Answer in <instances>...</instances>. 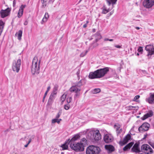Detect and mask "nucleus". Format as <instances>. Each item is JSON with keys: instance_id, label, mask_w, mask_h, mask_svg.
<instances>
[{"instance_id": "26", "label": "nucleus", "mask_w": 154, "mask_h": 154, "mask_svg": "<svg viewBox=\"0 0 154 154\" xmlns=\"http://www.w3.org/2000/svg\"><path fill=\"white\" fill-rule=\"evenodd\" d=\"M4 26V23L2 20H0V36L2 32Z\"/></svg>"}, {"instance_id": "27", "label": "nucleus", "mask_w": 154, "mask_h": 154, "mask_svg": "<svg viewBox=\"0 0 154 154\" xmlns=\"http://www.w3.org/2000/svg\"><path fill=\"white\" fill-rule=\"evenodd\" d=\"M54 99V97L50 96L48 102V104L49 105H51L53 102Z\"/></svg>"}, {"instance_id": "43", "label": "nucleus", "mask_w": 154, "mask_h": 154, "mask_svg": "<svg viewBox=\"0 0 154 154\" xmlns=\"http://www.w3.org/2000/svg\"><path fill=\"white\" fill-rule=\"evenodd\" d=\"M143 51L142 47H139L138 49V51L140 53H142Z\"/></svg>"}, {"instance_id": "49", "label": "nucleus", "mask_w": 154, "mask_h": 154, "mask_svg": "<svg viewBox=\"0 0 154 154\" xmlns=\"http://www.w3.org/2000/svg\"><path fill=\"white\" fill-rule=\"evenodd\" d=\"M57 118H55L54 119H53L52 120V123H54L55 122H57Z\"/></svg>"}, {"instance_id": "11", "label": "nucleus", "mask_w": 154, "mask_h": 154, "mask_svg": "<svg viewBox=\"0 0 154 154\" xmlns=\"http://www.w3.org/2000/svg\"><path fill=\"white\" fill-rule=\"evenodd\" d=\"M103 139L105 143H109L113 141V138L111 134H106L104 137Z\"/></svg>"}, {"instance_id": "10", "label": "nucleus", "mask_w": 154, "mask_h": 154, "mask_svg": "<svg viewBox=\"0 0 154 154\" xmlns=\"http://www.w3.org/2000/svg\"><path fill=\"white\" fill-rule=\"evenodd\" d=\"M150 125L147 122L143 123L138 128V130L140 132H144L148 130L150 127Z\"/></svg>"}, {"instance_id": "61", "label": "nucleus", "mask_w": 154, "mask_h": 154, "mask_svg": "<svg viewBox=\"0 0 154 154\" xmlns=\"http://www.w3.org/2000/svg\"><path fill=\"white\" fill-rule=\"evenodd\" d=\"M113 13V11H112L111 12L109 13L110 15H112Z\"/></svg>"}, {"instance_id": "16", "label": "nucleus", "mask_w": 154, "mask_h": 154, "mask_svg": "<svg viewBox=\"0 0 154 154\" xmlns=\"http://www.w3.org/2000/svg\"><path fill=\"white\" fill-rule=\"evenodd\" d=\"M26 7V5H22L20 7V9L17 14V17L18 18H20L23 15L24 9Z\"/></svg>"}, {"instance_id": "8", "label": "nucleus", "mask_w": 154, "mask_h": 154, "mask_svg": "<svg viewBox=\"0 0 154 154\" xmlns=\"http://www.w3.org/2000/svg\"><path fill=\"white\" fill-rule=\"evenodd\" d=\"M143 4L145 8H150L154 5V0H144Z\"/></svg>"}, {"instance_id": "36", "label": "nucleus", "mask_w": 154, "mask_h": 154, "mask_svg": "<svg viewBox=\"0 0 154 154\" xmlns=\"http://www.w3.org/2000/svg\"><path fill=\"white\" fill-rule=\"evenodd\" d=\"M100 91V88H95L93 90L94 93H97Z\"/></svg>"}, {"instance_id": "2", "label": "nucleus", "mask_w": 154, "mask_h": 154, "mask_svg": "<svg viewBox=\"0 0 154 154\" xmlns=\"http://www.w3.org/2000/svg\"><path fill=\"white\" fill-rule=\"evenodd\" d=\"M41 59L39 60L38 63V59L37 56H35L33 59L32 67L31 69V72L32 75H38L40 72V64L41 62Z\"/></svg>"}, {"instance_id": "55", "label": "nucleus", "mask_w": 154, "mask_h": 154, "mask_svg": "<svg viewBox=\"0 0 154 154\" xmlns=\"http://www.w3.org/2000/svg\"><path fill=\"white\" fill-rule=\"evenodd\" d=\"M50 89H51V87H50V86H48L47 88V91H46V92H48Z\"/></svg>"}, {"instance_id": "19", "label": "nucleus", "mask_w": 154, "mask_h": 154, "mask_svg": "<svg viewBox=\"0 0 154 154\" xmlns=\"http://www.w3.org/2000/svg\"><path fill=\"white\" fill-rule=\"evenodd\" d=\"M70 140V139H69L68 140H67L64 143L61 145L60 146L61 147V150H63L67 149L68 148V145L69 144V142Z\"/></svg>"}, {"instance_id": "58", "label": "nucleus", "mask_w": 154, "mask_h": 154, "mask_svg": "<svg viewBox=\"0 0 154 154\" xmlns=\"http://www.w3.org/2000/svg\"><path fill=\"white\" fill-rule=\"evenodd\" d=\"M48 93V92H46V91L45 92V94H44V98H45V97H46V96L47 95V93Z\"/></svg>"}, {"instance_id": "33", "label": "nucleus", "mask_w": 154, "mask_h": 154, "mask_svg": "<svg viewBox=\"0 0 154 154\" xmlns=\"http://www.w3.org/2000/svg\"><path fill=\"white\" fill-rule=\"evenodd\" d=\"M75 93V94L74 96V98L75 99L76 98H79L81 94L80 91H77V92H76Z\"/></svg>"}, {"instance_id": "21", "label": "nucleus", "mask_w": 154, "mask_h": 154, "mask_svg": "<svg viewBox=\"0 0 154 154\" xmlns=\"http://www.w3.org/2000/svg\"><path fill=\"white\" fill-rule=\"evenodd\" d=\"M69 91L71 92H75L77 91H80L81 89L77 88L74 85L69 89Z\"/></svg>"}, {"instance_id": "17", "label": "nucleus", "mask_w": 154, "mask_h": 154, "mask_svg": "<svg viewBox=\"0 0 154 154\" xmlns=\"http://www.w3.org/2000/svg\"><path fill=\"white\" fill-rule=\"evenodd\" d=\"M88 77L91 79H98L96 70L93 72H90L88 75Z\"/></svg>"}, {"instance_id": "34", "label": "nucleus", "mask_w": 154, "mask_h": 154, "mask_svg": "<svg viewBox=\"0 0 154 154\" xmlns=\"http://www.w3.org/2000/svg\"><path fill=\"white\" fill-rule=\"evenodd\" d=\"M114 127L115 129H116V131L120 128V125L118 124H115L114 125Z\"/></svg>"}, {"instance_id": "46", "label": "nucleus", "mask_w": 154, "mask_h": 154, "mask_svg": "<svg viewBox=\"0 0 154 154\" xmlns=\"http://www.w3.org/2000/svg\"><path fill=\"white\" fill-rule=\"evenodd\" d=\"M61 114V112H59L57 115L56 116L55 118L58 119L60 117Z\"/></svg>"}, {"instance_id": "5", "label": "nucleus", "mask_w": 154, "mask_h": 154, "mask_svg": "<svg viewBox=\"0 0 154 154\" xmlns=\"http://www.w3.org/2000/svg\"><path fill=\"white\" fill-rule=\"evenodd\" d=\"M109 67H106L97 70L96 71L98 78L103 77L109 71Z\"/></svg>"}, {"instance_id": "41", "label": "nucleus", "mask_w": 154, "mask_h": 154, "mask_svg": "<svg viewBox=\"0 0 154 154\" xmlns=\"http://www.w3.org/2000/svg\"><path fill=\"white\" fill-rule=\"evenodd\" d=\"M72 100V98L71 97H68L67 98V100H66V101H67V103L68 104L70 103L71 102Z\"/></svg>"}, {"instance_id": "9", "label": "nucleus", "mask_w": 154, "mask_h": 154, "mask_svg": "<svg viewBox=\"0 0 154 154\" xmlns=\"http://www.w3.org/2000/svg\"><path fill=\"white\" fill-rule=\"evenodd\" d=\"M145 50L148 51L147 56L154 54V48L152 45H147L145 48Z\"/></svg>"}, {"instance_id": "56", "label": "nucleus", "mask_w": 154, "mask_h": 154, "mask_svg": "<svg viewBox=\"0 0 154 154\" xmlns=\"http://www.w3.org/2000/svg\"><path fill=\"white\" fill-rule=\"evenodd\" d=\"M28 21L27 20L25 21L24 23V24L25 25H26L28 24Z\"/></svg>"}, {"instance_id": "25", "label": "nucleus", "mask_w": 154, "mask_h": 154, "mask_svg": "<svg viewBox=\"0 0 154 154\" xmlns=\"http://www.w3.org/2000/svg\"><path fill=\"white\" fill-rule=\"evenodd\" d=\"M138 106H129L127 107V109L128 110H137L138 109Z\"/></svg>"}, {"instance_id": "35", "label": "nucleus", "mask_w": 154, "mask_h": 154, "mask_svg": "<svg viewBox=\"0 0 154 154\" xmlns=\"http://www.w3.org/2000/svg\"><path fill=\"white\" fill-rule=\"evenodd\" d=\"M109 11V9H106L105 8H104L103 9L102 13L103 14H106Z\"/></svg>"}, {"instance_id": "30", "label": "nucleus", "mask_w": 154, "mask_h": 154, "mask_svg": "<svg viewBox=\"0 0 154 154\" xmlns=\"http://www.w3.org/2000/svg\"><path fill=\"white\" fill-rule=\"evenodd\" d=\"M42 4V7L45 8L47 6V1L45 0H41Z\"/></svg>"}, {"instance_id": "20", "label": "nucleus", "mask_w": 154, "mask_h": 154, "mask_svg": "<svg viewBox=\"0 0 154 154\" xmlns=\"http://www.w3.org/2000/svg\"><path fill=\"white\" fill-rule=\"evenodd\" d=\"M85 83V80L82 79L79 82L75 83L74 85L78 88H79L84 84Z\"/></svg>"}, {"instance_id": "24", "label": "nucleus", "mask_w": 154, "mask_h": 154, "mask_svg": "<svg viewBox=\"0 0 154 154\" xmlns=\"http://www.w3.org/2000/svg\"><path fill=\"white\" fill-rule=\"evenodd\" d=\"M49 17V15L48 13L47 12H46L45 13L44 17L43 18L42 21V23L43 24V23H45L48 20V19Z\"/></svg>"}, {"instance_id": "37", "label": "nucleus", "mask_w": 154, "mask_h": 154, "mask_svg": "<svg viewBox=\"0 0 154 154\" xmlns=\"http://www.w3.org/2000/svg\"><path fill=\"white\" fill-rule=\"evenodd\" d=\"M70 107V105L69 104L64 105V108L66 110L69 109Z\"/></svg>"}, {"instance_id": "22", "label": "nucleus", "mask_w": 154, "mask_h": 154, "mask_svg": "<svg viewBox=\"0 0 154 154\" xmlns=\"http://www.w3.org/2000/svg\"><path fill=\"white\" fill-rule=\"evenodd\" d=\"M108 5L109 6L111 4L112 5V7H114V5L116 4L117 0H106Z\"/></svg>"}, {"instance_id": "18", "label": "nucleus", "mask_w": 154, "mask_h": 154, "mask_svg": "<svg viewBox=\"0 0 154 154\" xmlns=\"http://www.w3.org/2000/svg\"><path fill=\"white\" fill-rule=\"evenodd\" d=\"M105 147L109 153H111L115 150L114 147L111 145H106Z\"/></svg>"}, {"instance_id": "59", "label": "nucleus", "mask_w": 154, "mask_h": 154, "mask_svg": "<svg viewBox=\"0 0 154 154\" xmlns=\"http://www.w3.org/2000/svg\"><path fill=\"white\" fill-rule=\"evenodd\" d=\"M87 24H85H85L83 26V28H85L86 27H87Z\"/></svg>"}, {"instance_id": "15", "label": "nucleus", "mask_w": 154, "mask_h": 154, "mask_svg": "<svg viewBox=\"0 0 154 154\" xmlns=\"http://www.w3.org/2000/svg\"><path fill=\"white\" fill-rule=\"evenodd\" d=\"M131 151L133 152L139 153L140 152L139 147V144L135 143L131 149Z\"/></svg>"}, {"instance_id": "39", "label": "nucleus", "mask_w": 154, "mask_h": 154, "mask_svg": "<svg viewBox=\"0 0 154 154\" xmlns=\"http://www.w3.org/2000/svg\"><path fill=\"white\" fill-rule=\"evenodd\" d=\"M98 39H95V42L93 43L92 44V45L93 46V47H96L98 45V44L97 43V42L98 41Z\"/></svg>"}, {"instance_id": "52", "label": "nucleus", "mask_w": 154, "mask_h": 154, "mask_svg": "<svg viewBox=\"0 0 154 154\" xmlns=\"http://www.w3.org/2000/svg\"><path fill=\"white\" fill-rule=\"evenodd\" d=\"M16 4V0H14L13 2V6L14 7L15 5Z\"/></svg>"}, {"instance_id": "47", "label": "nucleus", "mask_w": 154, "mask_h": 154, "mask_svg": "<svg viewBox=\"0 0 154 154\" xmlns=\"http://www.w3.org/2000/svg\"><path fill=\"white\" fill-rule=\"evenodd\" d=\"M88 52V51H86L85 52V53L84 54L83 53H82L80 54V56L81 57H83L87 54V53Z\"/></svg>"}, {"instance_id": "4", "label": "nucleus", "mask_w": 154, "mask_h": 154, "mask_svg": "<svg viewBox=\"0 0 154 154\" xmlns=\"http://www.w3.org/2000/svg\"><path fill=\"white\" fill-rule=\"evenodd\" d=\"M100 148L97 146L91 145L87 149L86 154H98L100 152Z\"/></svg>"}, {"instance_id": "42", "label": "nucleus", "mask_w": 154, "mask_h": 154, "mask_svg": "<svg viewBox=\"0 0 154 154\" xmlns=\"http://www.w3.org/2000/svg\"><path fill=\"white\" fill-rule=\"evenodd\" d=\"M116 131L117 135H118L119 134H120L122 131V129L120 128L118 130Z\"/></svg>"}, {"instance_id": "3", "label": "nucleus", "mask_w": 154, "mask_h": 154, "mask_svg": "<svg viewBox=\"0 0 154 154\" xmlns=\"http://www.w3.org/2000/svg\"><path fill=\"white\" fill-rule=\"evenodd\" d=\"M90 135L91 139L96 141H98L101 139V135L98 130L91 131L88 133V135L89 136Z\"/></svg>"}, {"instance_id": "29", "label": "nucleus", "mask_w": 154, "mask_h": 154, "mask_svg": "<svg viewBox=\"0 0 154 154\" xmlns=\"http://www.w3.org/2000/svg\"><path fill=\"white\" fill-rule=\"evenodd\" d=\"M22 31L21 30H20L19 31L17 32L16 34V35H17L18 38H21L22 36Z\"/></svg>"}, {"instance_id": "6", "label": "nucleus", "mask_w": 154, "mask_h": 154, "mask_svg": "<svg viewBox=\"0 0 154 154\" xmlns=\"http://www.w3.org/2000/svg\"><path fill=\"white\" fill-rule=\"evenodd\" d=\"M142 151L147 154H151L153 153V150L149 145L147 144H144L141 147Z\"/></svg>"}, {"instance_id": "48", "label": "nucleus", "mask_w": 154, "mask_h": 154, "mask_svg": "<svg viewBox=\"0 0 154 154\" xmlns=\"http://www.w3.org/2000/svg\"><path fill=\"white\" fill-rule=\"evenodd\" d=\"M80 70L79 69H78V71L76 72V74L77 75L79 79L80 78Z\"/></svg>"}, {"instance_id": "54", "label": "nucleus", "mask_w": 154, "mask_h": 154, "mask_svg": "<svg viewBox=\"0 0 154 154\" xmlns=\"http://www.w3.org/2000/svg\"><path fill=\"white\" fill-rule=\"evenodd\" d=\"M61 119H57V123L58 124H59L60 122V121H61Z\"/></svg>"}, {"instance_id": "50", "label": "nucleus", "mask_w": 154, "mask_h": 154, "mask_svg": "<svg viewBox=\"0 0 154 154\" xmlns=\"http://www.w3.org/2000/svg\"><path fill=\"white\" fill-rule=\"evenodd\" d=\"M96 35H97V36H99V37L98 38H101V36L100 35V33H97L96 34Z\"/></svg>"}, {"instance_id": "57", "label": "nucleus", "mask_w": 154, "mask_h": 154, "mask_svg": "<svg viewBox=\"0 0 154 154\" xmlns=\"http://www.w3.org/2000/svg\"><path fill=\"white\" fill-rule=\"evenodd\" d=\"M31 138H30L29 139V140L28 142V143H27V144L29 145L30 143L31 142Z\"/></svg>"}, {"instance_id": "14", "label": "nucleus", "mask_w": 154, "mask_h": 154, "mask_svg": "<svg viewBox=\"0 0 154 154\" xmlns=\"http://www.w3.org/2000/svg\"><path fill=\"white\" fill-rule=\"evenodd\" d=\"M153 114V112L152 110H149L147 113L145 114L143 116L141 117V119L144 120L149 117L152 116Z\"/></svg>"}, {"instance_id": "63", "label": "nucleus", "mask_w": 154, "mask_h": 154, "mask_svg": "<svg viewBox=\"0 0 154 154\" xmlns=\"http://www.w3.org/2000/svg\"><path fill=\"white\" fill-rule=\"evenodd\" d=\"M135 28L137 30L140 29V28L138 27H136Z\"/></svg>"}, {"instance_id": "32", "label": "nucleus", "mask_w": 154, "mask_h": 154, "mask_svg": "<svg viewBox=\"0 0 154 154\" xmlns=\"http://www.w3.org/2000/svg\"><path fill=\"white\" fill-rule=\"evenodd\" d=\"M87 140L85 138H82L81 141V142L80 143L81 144H82L84 146V145L86 144L87 143Z\"/></svg>"}, {"instance_id": "62", "label": "nucleus", "mask_w": 154, "mask_h": 154, "mask_svg": "<svg viewBox=\"0 0 154 154\" xmlns=\"http://www.w3.org/2000/svg\"><path fill=\"white\" fill-rule=\"evenodd\" d=\"M89 23V21L88 20H87L86 21V23L85 24H87H87Z\"/></svg>"}, {"instance_id": "64", "label": "nucleus", "mask_w": 154, "mask_h": 154, "mask_svg": "<svg viewBox=\"0 0 154 154\" xmlns=\"http://www.w3.org/2000/svg\"><path fill=\"white\" fill-rule=\"evenodd\" d=\"M28 144L27 143V144H26V145H25V146H24V147H26L28 146Z\"/></svg>"}, {"instance_id": "13", "label": "nucleus", "mask_w": 154, "mask_h": 154, "mask_svg": "<svg viewBox=\"0 0 154 154\" xmlns=\"http://www.w3.org/2000/svg\"><path fill=\"white\" fill-rule=\"evenodd\" d=\"M10 11V10L9 8H7L5 10H2L1 11L0 13L1 17L4 18L8 16Z\"/></svg>"}, {"instance_id": "44", "label": "nucleus", "mask_w": 154, "mask_h": 154, "mask_svg": "<svg viewBox=\"0 0 154 154\" xmlns=\"http://www.w3.org/2000/svg\"><path fill=\"white\" fill-rule=\"evenodd\" d=\"M140 96L139 95H137L134 98V99L133 100V101H136V100L140 98Z\"/></svg>"}, {"instance_id": "1", "label": "nucleus", "mask_w": 154, "mask_h": 154, "mask_svg": "<svg viewBox=\"0 0 154 154\" xmlns=\"http://www.w3.org/2000/svg\"><path fill=\"white\" fill-rule=\"evenodd\" d=\"M80 137V136L79 134H75L69 142V144L70 147L76 151H83L84 149V146L82 144L76 142L79 139Z\"/></svg>"}, {"instance_id": "7", "label": "nucleus", "mask_w": 154, "mask_h": 154, "mask_svg": "<svg viewBox=\"0 0 154 154\" xmlns=\"http://www.w3.org/2000/svg\"><path fill=\"white\" fill-rule=\"evenodd\" d=\"M21 63V60L20 59H18L17 61H14L12 66L13 71L18 72L20 69Z\"/></svg>"}, {"instance_id": "60", "label": "nucleus", "mask_w": 154, "mask_h": 154, "mask_svg": "<svg viewBox=\"0 0 154 154\" xmlns=\"http://www.w3.org/2000/svg\"><path fill=\"white\" fill-rule=\"evenodd\" d=\"M142 71L144 74H146V72L145 70H142Z\"/></svg>"}, {"instance_id": "23", "label": "nucleus", "mask_w": 154, "mask_h": 154, "mask_svg": "<svg viewBox=\"0 0 154 154\" xmlns=\"http://www.w3.org/2000/svg\"><path fill=\"white\" fill-rule=\"evenodd\" d=\"M133 143L131 142L125 146L123 148V150L124 151H126L128 149H130L133 145Z\"/></svg>"}, {"instance_id": "38", "label": "nucleus", "mask_w": 154, "mask_h": 154, "mask_svg": "<svg viewBox=\"0 0 154 154\" xmlns=\"http://www.w3.org/2000/svg\"><path fill=\"white\" fill-rule=\"evenodd\" d=\"M58 85L57 84L55 85H54V88H53V91L56 92L58 90Z\"/></svg>"}, {"instance_id": "12", "label": "nucleus", "mask_w": 154, "mask_h": 154, "mask_svg": "<svg viewBox=\"0 0 154 154\" xmlns=\"http://www.w3.org/2000/svg\"><path fill=\"white\" fill-rule=\"evenodd\" d=\"M146 101L149 104L154 103V93H149V97L146 99Z\"/></svg>"}, {"instance_id": "51", "label": "nucleus", "mask_w": 154, "mask_h": 154, "mask_svg": "<svg viewBox=\"0 0 154 154\" xmlns=\"http://www.w3.org/2000/svg\"><path fill=\"white\" fill-rule=\"evenodd\" d=\"M114 46L117 48H121V46L119 45H115Z\"/></svg>"}, {"instance_id": "53", "label": "nucleus", "mask_w": 154, "mask_h": 154, "mask_svg": "<svg viewBox=\"0 0 154 154\" xmlns=\"http://www.w3.org/2000/svg\"><path fill=\"white\" fill-rule=\"evenodd\" d=\"M104 41H109L111 42L113 41V39H104Z\"/></svg>"}, {"instance_id": "40", "label": "nucleus", "mask_w": 154, "mask_h": 154, "mask_svg": "<svg viewBox=\"0 0 154 154\" xmlns=\"http://www.w3.org/2000/svg\"><path fill=\"white\" fill-rule=\"evenodd\" d=\"M57 94V92L56 91H53L51 93L50 96H52V97H53L55 98V95Z\"/></svg>"}, {"instance_id": "28", "label": "nucleus", "mask_w": 154, "mask_h": 154, "mask_svg": "<svg viewBox=\"0 0 154 154\" xmlns=\"http://www.w3.org/2000/svg\"><path fill=\"white\" fill-rule=\"evenodd\" d=\"M131 136L130 134H127L124 138V141L125 142V143H126L130 139Z\"/></svg>"}, {"instance_id": "31", "label": "nucleus", "mask_w": 154, "mask_h": 154, "mask_svg": "<svg viewBox=\"0 0 154 154\" xmlns=\"http://www.w3.org/2000/svg\"><path fill=\"white\" fill-rule=\"evenodd\" d=\"M66 97V95L63 94L61 97L60 100L61 101V104H63V103Z\"/></svg>"}, {"instance_id": "45", "label": "nucleus", "mask_w": 154, "mask_h": 154, "mask_svg": "<svg viewBox=\"0 0 154 154\" xmlns=\"http://www.w3.org/2000/svg\"><path fill=\"white\" fill-rule=\"evenodd\" d=\"M149 143L154 149V143L152 142H149Z\"/></svg>"}]
</instances>
